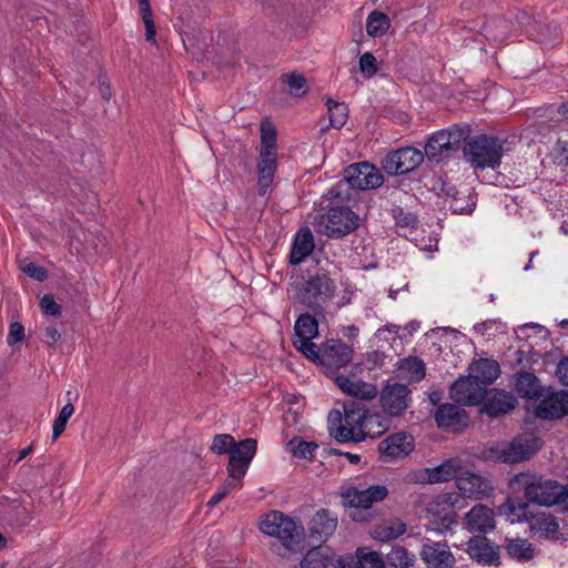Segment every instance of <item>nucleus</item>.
Wrapping results in <instances>:
<instances>
[{
  "instance_id": "f257e3e1",
  "label": "nucleus",
  "mask_w": 568,
  "mask_h": 568,
  "mask_svg": "<svg viewBox=\"0 0 568 568\" xmlns=\"http://www.w3.org/2000/svg\"><path fill=\"white\" fill-rule=\"evenodd\" d=\"M378 419V415L371 414L361 403L351 402L344 405L343 419L339 412L329 414V434L342 444L359 443L384 432Z\"/></svg>"
},
{
  "instance_id": "f03ea898",
  "label": "nucleus",
  "mask_w": 568,
  "mask_h": 568,
  "mask_svg": "<svg viewBox=\"0 0 568 568\" xmlns=\"http://www.w3.org/2000/svg\"><path fill=\"white\" fill-rule=\"evenodd\" d=\"M260 530L278 539L280 545L273 546L272 551L281 558H285L290 552H298L303 548V526L281 511L272 510L266 514L260 521Z\"/></svg>"
},
{
  "instance_id": "7ed1b4c3",
  "label": "nucleus",
  "mask_w": 568,
  "mask_h": 568,
  "mask_svg": "<svg viewBox=\"0 0 568 568\" xmlns=\"http://www.w3.org/2000/svg\"><path fill=\"white\" fill-rule=\"evenodd\" d=\"M504 151V141L488 134L471 136L463 149L466 162L474 170L498 168L501 163Z\"/></svg>"
},
{
  "instance_id": "20e7f679",
  "label": "nucleus",
  "mask_w": 568,
  "mask_h": 568,
  "mask_svg": "<svg viewBox=\"0 0 568 568\" xmlns=\"http://www.w3.org/2000/svg\"><path fill=\"white\" fill-rule=\"evenodd\" d=\"M517 480L524 484V495L529 503L545 507L568 504V485L564 486L556 480L526 475H520Z\"/></svg>"
},
{
  "instance_id": "39448f33",
  "label": "nucleus",
  "mask_w": 568,
  "mask_h": 568,
  "mask_svg": "<svg viewBox=\"0 0 568 568\" xmlns=\"http://www.w3.org/2000/svg\"><path fill=\"white\" fill-rule=\"evenodd\" d=\"M469 134V126L463 124H454L434 132L424 146V158L426 156L430 162H440L452 152L457 151Z\"/></svg>"
},
{
  "instance_id": "423d86ee",
  "label": "nucleus",
  "mask_w": 568,
  "mask_h": 568,
  "mask_svg": "<svg viewBox=\"0 0 568 568\" xmlns=\"http://www.w3.org/2000/svg\"><path fill=\"white\" fill-rule=\"evenodd\" d=\"M335 290L336 285L327 274L317 273L301 284L297 300L305 307L317 311L334 296Z\"/></svg>"
},
{
  "instance_id": "0eeeda50",
  "label": "nucleus",
  "mask_w": 568,
  "mask_h": 568,
  "mask_svg": "<svg viewBox=\"0 0 568 568\" xmlns=\"http://www.w3.org/2000/svg\"><path fill=\"white\" fill-rule=\"evenodd\" d=\"M358 226V216L347 206H333L321 215L316 231L332 239H342Z\"/></svg>"
},
{
  "instance_id": "6e6552de",
  "label": "nucleus",
  "mask_w": 568,
  "mask_h": 568,
  "mask_svg": "<svg viewBox=\"0 0 568 568\" xmlns=\"http://www.w3.org/2000/svg\"><path fill=\"white\" fill-rule=\"evenodd\" d=\"M424 153L414 146L399 148L389 152L382 161L388 175H404L416 170L424 161Z\"/></svg>"
},
{
  "instance_id": "1a4fd4ad",
  "label": "nucleus",
  "mask_w": 568,
  "mask_h": 568,
  "mask_svg": "<svg viewBox=\"0 0 568 568\" xmlns=\"http://www.w3.org/2000/svg\"><path fill=\"white\" fill-rule=\"evenodd\" d=\"M344 182L353 189L366 191L379 187L384 176L373 164L359 162L345 169Z\"/></svg>"
},
{
  "instance_id": "9d476101",
  "label": "nucleus",
  "mask_w": 568,
  "mask_h": 568,
  "mask_svg": "<svg viewBox=\"0 0 568 568\" xmlns=\"http://www.w3.org/2000/svg\"><path fill=\"white\" fill-rule=\"evenodd\" d=\"M257 442L254 438H245L235 443L229 453V477L241 483L247 468L256 454Z\"/></svg>"
},
{
  "instance_id": "9b49d317",
  "label": "nucleus",
  "mask_w": 568,
  "mask_h": 568,
  "mask_svg": "<svg viewBox=\"0 0 568 568\" xmlns=\"http://www.w3.org/2000/svg\"><path fill=\"white\" fill-rule=\"evenodd\" d=\"M450 397L464 406L479 405L487 392L483 383H479L471 375L459 377L450 387Z\"/></svg>"
},
{
  "instance_id": "f8f14e48",
  "label": "nucleus",
  "mask_w": 568,
  "mask_h": 568,
  "mask_svg": "<svg viewBox=\"0 0 568 568\" xmlns=\"http://www.w3.org/2000/svg\"><path fill=\"white\" fill-rule=\"evenodd\" d=\"M353 347L339 339H329L322 351L321 365L326 375H334L335 371L348 365L353 358Z\"/></svg>"
},
{
  "instance_id": "ddd939ff",
  "label": "nucleus",
  "mask_w": 568,
  "mask_h": 568,
  "mask_svg": "<svg viewBox=\"0 0 568 568\" xmlns=\"http://www.w3.org/2000/svg\"><path fill=\"white\" fill-rule=\"evenodd\" d=\"M419 556L427 568H454L456 564L448 545L442 541L428 539L423 544Z\"/></svg>"
},
{
  "instance_id": "4468645a",
  "label": "nucleus",
  "mask_w": 568,
  "mask_h": 568,
  "mask_svg": "<svg viewBox=\"0 0 568 568\" xmlns=\"http://www.w3.org/2000/svg\"><path fill=\"white\" fill-rule=\"evenodd\" d=\"M409 395L410 390L404 384L395 383L387 385L381 395L383 410L392 417L402 415L408 407Z\"/></svg>"
},
{
  "instance_id": "2eb2a0df",
  "label": "nucleus",
  "mask_w": 568,
  "mask_h": 568,
  "mask_svg": "<svg viewBox=\"0 0 568 568\" xmlns=\"http://www.w3.org/2000/svg\"><path fill=\"white\" fill-rule=\"evenodd\" d=\"M415 447L413 436L399 432L389 435L378 444V450L384 462H392L405 458Z\"/></svg>"
},
{
  "instance_id": "dca6fc26",
  "label": "nucleus",
  "mask_w": 568,
  "mask_h": 568,
  "mask_svg": "<svg viewBox=\"0 0 568 568\" xmlns=\"http://www.w3.org/2000/svg\"><path fill=\"white\" fill-rule=\"evenodd\" d=\"M456 486L464 497L480 500L489 497L493 493V485L489 479L465 471L457 477Z\"/></svg>"
},
{
  "instance_id": "f3484780",
  "label": "nucleus",
  "mask_w": 568,
  "mask_h": 568,
  "mask_svg": "<svg viewBox=\"0 0 568 568\" xmlns=\"http://www.w3.org/2000/svg\"><path fill=\"white\" fill-rule=\"evenodd\" d=\"M434 418L438 428L459 432L467 426L468 416L458 405L445 403L437 407Z\"/></svg>"
},
{
  "instance_id": "a211bd4d",
  "label": "nucleus",
  "mask_w": 568,
  "mask_h": 568,
  "mask_svg": "<svg viewBox=\"0 0 568 568\" xmlns=\"http://www.w3.org/2000/svg\"><path fill=\"white\" fill-rule=\"evenodd\" d=\"M337 523L336 513L329 509H320L310 521V537L317 542L326 541L335 532Z\"/></svg>"
},
{
  "instance_id": "6ab92c4d",
  "label": "nucleus",
  "mask_w": 568,
  "mask_h": 568,
  "mask_svg": "<svg viewBox=\"0 0 568 568\" xmlns=\"http://www.w3.org/2000/svg\"><path fill=\"white\" fill-rule=\"evenodd\" d=\"M388 490L383 485H373L364 490L356 488L348 489L344 500L349 507L369 508L374 503L382 501L387 497Z\"/></svg>"
},
{
  "instance_id": "aec40b11",
  "label": "nucleus",
  "mask_w": 568,
  "mask_h": 568,
  "mask_svg": "<svg viewBox=\"0 0 568 568\" xmlns=\"http://www.w3.org/2000/svg\"><path fill=\"white\" fill-rule=\"evenodd\" d=\"M540 439L536 436H521L515 438L504 452V459L508 463H519L536 454L540 449Z\"/></svg>"
},
{
  "instance_id": "412c9836",
  "label": "nucleus",
  "mask_w": 568,
  "mask_h": 568,
  "mask_svg": "<svg viewBox=\"0 0 568 568\" xmlns=\"http://www.w3.org/2000/svg\"><path fill=\"white\" fill-rule=\"evenodd\" d=\"M537 416L542 419L560 418L568 414V392L560 390L546 396L537 406Z\"/></svg>"
},
{
  "instance_id": "4be33fe9",
  "label": "nucleus",
  "mask_w": 568,
  "mask_h": 568,
  "mask_svg": "<svg viewBox=\"0 0 568 568\" xmlns=\"http://www.w3.org/2000/svg\"><path fill=\"white\" fill-rule=\"evenodd\" d=\"M467 554L481 565H493L499 559L498 548L485 536L471 537L467 542Z\"/></svg>"
},
{
  "instance_id": "5701e85b",
  "label": "nucleus",
  "mask_w": 568,
  "mask_h": 568,
  "mask_svg": "<svg viewBox=\"0 0 568 568\" xmlns=\"http://www.w3.org/2000/svg\"><path fill=\"white\" fill-rule=\"evenodd\" d=\"M465 524L469 531L488 532L495 528V513L489 507L477 504L465 515Z\"/></svg>"
},
{
  "instance_id": "b1692460",
  "label": "nucleus",
  "mask_w": 568,
  "mask_h": 568,
  "mask_svg": "<svg viewBox=\"0 0 568 568\" xmlns=\"http://www.w3.org/2000/svg\"><path fill=\"white\" fill-rule=\"evenodd\" d=\"M314 236L310 227L300 229L295 236L291 248L290 263L298 265L304 262L314 251Z\"/></svg>"
},
{
  "instance_id": "393cba45",
  "label": "nucleus",
  "mask_w": 568,
  "mask_h": 568,
  "mask_svg": "<svg viewBox=\"0 0 568 568\" xmlns=\"http://www.w3.org/2000/svg\"><path fill=\"white\" fill-rule=\"evenodd\" d=\"M516 405L517 399L510 393L495 389L487 397L481 412L490 417H497L510 412Z\"/></svg>"
},
{
  "instance_id": "a878e982",
  "label": "nucleus",
  "mask_w": 568,
  "mask_h": 568,
  "mask_svg": "<svg viewBox=\"0 0 568 568\" xmlns=\"http://www.w3.org/2000/svg\"><path fill=\"white\" fill-rule=\"evenodd\" d=\"M9 511L13 514L18 526H26L33 519V514L42 511L40 506L34 505V500L30 495H21V497L12 499L8 505Z\"/></svg>"
},
{
  "instance_id": "bb28decb",
  "label": "nucleus",
  "mask_w": 568,
  "mask_h": 568,
  "mask_svg": "<svg viewBox=\"0 0 568 568\" xmlns=\"http://www.w3.org/2000/svg\"><path fill=\"white\" fill-rule=\"evenodd\" d=\"M460 469V463L457 459H448L443 462L440 465L426 469V473L419 477L420 481L427 483H444L450 479L459 477L458 471Z\"/></svg>"
},
{
  "instance_id": "cd10ccee",
  "label": "nucleus",
  "mask_w": 568,
  "mask_h": 568,
  "mask_svg": "<svg viewBox=\"0 0 568 568\" xmlns=\"http://www.w3.org/2000/svg\"><path fill=\"white\" fill-rule=\"evenodd\" d=\"M532 535L539 538H548L555 536L559 529L556 517L547 511H539L531 515L528 521Z\"/></svg>"
},
{
  "instance_id": "c85d7f7f",
  "label": "nucleus",
  "mask_w": 568,
  "mask_h": 568,
  "mask_svg": "<svg viewBox=\"0 0 568 568\" xmlns=\"http://www.w3.org/2000/svg\"><path fill=\"white\" fill-rule=\"evenodd\" d=\"M277 156L260 155L257 162V192L264 196L271 187L276 172Z\"/></svg>"
},
{
  "instance_id": "c756f323",
  "label": "nucleus",
  "mask_w": 568,
  "mask_h": 568,
  "mask_svg": "<svg viewBox=\"0 0 568 568\" xmlns=\"http://www.w3.org/2000/svg\"><path fill=\"white\" fill-rule=\"evenodd\" d=\"M514 388L516 393L524 398L532 399L541 396L539 379L528 372H523L516 375Z\"/></svg>"
},
{
  "instance_id": "7c9ffc66",
  "label": "nucleus",
  "mask_w": 568,
  "mask_h": 568,
  "mask_svg": "<svg viewBox=\"0 0 568 568\" xmlns=\"http://www.w3.org/2000/svg\"><path fill=\"white\" fill-rule=\"evenodd\" d=\"M471 376L479 383H483L484 387L493 384L499 376L500 368L496 361L483 358L471 366Z\"/></svg>"
},
{
  "instance_id": "2f4dec72",
  "label": "nucleus",
  "mask_w": 568,
  "mask_h": 568,
  "mask_svg": "<svg viewBox=\"0 0 568 568\" xmlns=\"http://www.w3.org/2000/svg\"><path fill=\"white\" fill-rule=\"evenodd\" d=\"M406 531V524L400 519H389L379 524L373 532V537L379 541H389L402 536Z\"/></svg>"
},
{
  "instance_id": "473e14b6",
  "label": "nucleus",
  "mask_w": 568,
  "mask_h": 568,
  "mask_svg": "<svg viewBox=\"0 0 568 568\" xmlns=\"http://www.w3.org/2000/svg\"><path fill=\"white\" fill-rule=\"evenodd\" d=\"M261 148L260 155L266 156H277V145H276V129L275 126L267 122L263 121L261 123Z\"/></svg>"
},
{
  "instance_id": "72a5a7b5",
  "label": "nucleus",
  "mask_w": 568,
  "mask_h": 568,
  "mask_svg": "<svg viewBox=\"0 0 568 568\" xmlns=\"http://www.w3.org/2000/svg\"><path fill=\"white\" fill-rule=\"evenodd\" d=\"M294 339H313L318 334V324L314 316L302 314L294 325Z\"/></svg>"
},
{
  "instance_id": "f704fd0d",
  "label": "nucleus",
  "mask_w": 568,
  "mask_h": 568,
  "mask_svg": "<svg viewBox=\"0 0 568 568\" xmlns=\"http://www.w3.org/2000/svg\"><path fill=\"white\" fill-rule=\"evenodd\" d=\"M506 551L518 561H527L534 557V547L527 539H507Z\"/></svg>"
},
{
  "instance_id": "c9c22d12",
  "label": "nucleus",
  "mask_w": 568,
  "mask_h": 568,
  "mask_svg": "<svg viewBox=\"0 0 568 568\" xmlns=\"http://www.w3.org/2000/svg\"><path fill=\"white\" fill-rule=\"evenodd\" d=\"M320 446L314 442H305L302 438L294 437L286 444V450L294 457L312 460L315 458V452Z\"/></svg>"
},
{
  "instance_id": "e433bc0d",
  "label": "nucleus",
  "mask_w": 568,
  "mask_h": 568,
  "mask_svg": "<svg viewBox=\"0 0 568 568\" xmlns=\"http://www.w3.org/2000/svg\"><path fill=\"white\" fill-rule=\"evenodd\" d=\"M387 561L394 568H410L416 562V556L403 546H394L387 554Z\"/></svg>"
},
{
  "instance_id": "4c0bfd02",
  "label": "nucleus",
  "mask_w": 568,
  "mask_h": 568,
  "mask_svg": "<svg viewBox=\"0 0 568 568\" xmlns=\"http://www.w3.org/2000/svg\"><path fill=\"white\" fill-rule=\"evenodd\" d=\"M326 106L331 126L335 129L343 128L348 118L347 104L344 102H337L333 99H327Z\"/></svg>"
},
{
  "instance_id": "58836bf2",
  "label": "nucleus",
  "mask_w": 568,
  "mask_h": 568,
  "mask_svg": "<svg viewBox=\"0 0 568 568\" xmlns=\"http://www.w3.org/2000/svg\"><path fill=\"white\" fill-rule=\"evenodd\" d=\"M389 18L379 11H373L366 19V31L371 37H381L388 30Z\"/></svg>"
},
{
  "instance_id": "ea45409f",
  "label": "nucleus",
  "mask_w": 568,
  "mask_h": 568,
  "mask_svg": "<svg viewBox=\"0 0 568 568\" xmlns=\"http://www.w3.org/2000/svg\"><path fill=\"white\" fill-rule=\"evenodd\" d=\"M392 217L398 229L402 230H416L418 226L417 215L412 212H406L399 205H393L389 210Z\"/></svg>"
},
{
  "instance_id": "a19ab883",
  "label": "nucleus",
  "mask_w": 568,
  "mask_h": 568,
  "mask_svg": "<svg viewBox=\"0 0 568 568\" xmlns=\"http://www.w3.org/2000/svg\"><path fill=\"white\" fill-rule=\"evenodd\" d=\"M357 557L361 560V568H386L382 555L368 547H358Z\"/></svg>"
},
{
  "instance_id": "79ce46f5",
  "label": "nucleus",
  "mask_w": 568,
  "mask_h": 568,
  "mask_svg": "<svg viewBox=\"0 0 568 568\" xmlns=\"http://www.w3.org/2000/svg\"><path fill=\"white\" fill-rule=\"evenodd\" d=\"M282 82L287 85L292 95L300 98L306 93V80L300 73H287L282 75Z\"/></svg>"
},
{
  "instance_id": "37998d69",
  "label": "nucleus",
  "mask_w": 568,
  "mask_h": 568,
  "mask_svg": "<svg viewBox=\"0 0 568 568\" xmlns=\"http://www.w3.org/2000/svg\"><path fill=\"white\" fill-rule=\"evenodd\" d=\"M399 368L408 374L409 379L419 382L425 376L424 362L417 357L405 358Z\"/></svg>"
},
{
  "instance_id": "c03bdc74",
  "label": "nucleus",
  "mask_w": 568,
  "mask_h": 568,
  "mask_svg": "<svg viewBox=\"0 0 568 568\" xmlns=\"http://www.w3.org/2000/svg\"><path fill=\"white\" fill-rule=\"evenodd\" d=\"M74 413V406L71 403H67L59 412V415L52 425V440H57L60 435L64 432L68 420Z\"/></svg>"
},
{
  "instance_id": "a18cd8bd",
  "label": "nucleus",
  "mask_w": 568,
  "mask_h": 568,
  "mask_svg": "<svg viewBox=\"0 0 568 568\" xmlns=\"http://www.w3.org/2000/svg\"><path fill=\"white\" fill-rule=\"evenodd\" d=\"M294 347L308 359L321 364L322 351L312 339H294Z\"/></svg>"
},
{
  "instance_id": "49530a36",
  "label": "nucleus",
  "mask_w": 568,
  "mask_h": 568,
  "mask_svg": "<svg viewBox=\"0 0 568 568\" xmlns=\"http://www.w3.org/2000/svg\"><path fill=\"white\" fill-rule=\"evenodd\" d=\"M507 507V514L509 516H513L511 521H529L531 518L532 513L529 511V505L527 503L523 501H509L506 505Z\"/></svg>"
},
{
  "instance_id": "de8ad7c7",
  "label": "nucleus",
  "mask_w": 568,
  "mask_h": 568,
  "mask_svg": "<svg viewBox=\"0 0 568 568\" xmlns=\"http://www.w3.org/2000/svg\"><path fill=\"white\" fill-rule=\"evenodd\" d=\"M348 395L357 399H373L377 395V388L373 384L356 381Z\"/></svg>"
},
{
  "instance_id": "09e8293b",
  "label": "nucleus",
  "mask_w": 568,
  "mask_h": 568,
  "mask_svg": "<svg viewBox=\"0 0 568 568\" xmlns=\"http://www.w3.org/2000/svg\"><path fill=\"white\" fill-rule=\"evenodd\" d=\"M241 485L240 481L229 477V479L225 480L222 487H220L210 498L207 501V506L210 508L215 507L219 505L233 489L239 487Z\"/></svg>"
},
{
  "instance_id": "8fccbe9b",
  "label": "nucleus",
  "mask_w": 568,
  "mask_h": 568,
  "mask_svg": "<svg viewBox=\"0 0 568 568\" xmlns=\"http://www.w3.org/2000/svg\"><path fill=\"white\" fill-rule=\"evenodd\" d=\"M550 155L558 166H568V141L558 140L551 149Z\"/></svg>"
},
{
  "instance_id": "3c124183",
  "label": "nucleus",
  "mask_w": 568,
  "mask_h": 568,
  "mask_svg": "<svg viewBox=\"0 0 568 568\" xmlns=\"http://www.w3.org/2000/svg\"><path fill=\"white\" fill-rule=\"evenodd\" d=\"M301 568H326V557L321 554L318 548H313L303 557Z\"/></svg>"
},
{
  "instance_id": "603ef678",
  "label": "nucleus",
  "mask_w": 568,
  "mask_h": 568,
  "mask_svg": "<svg viewBox=\"0 0 568 568\" xmlns=\"http://www.w3.org/2000/svg\"><path fill=\"white\" fill-rule=\"evenodd\" d=\"M235 443L230 434H219L214 436L211 449L220 455L226 454L231 452Z\"/></svg>"
},
{
  "instance_id": "864d4df0",
  "label": "nucleus",
  "mask_w": 568,
  "mask_h": 568,
  "mask_svg": "<svg viewBox=\"0 0 568 568\" xmlns=\"http://www.w3.org/2000/svg\"><path fill=\"white\" fill-rule=\"evenodd\" d=\"M359 70L366 78H372L377 73L376 58L371 52H365L359 58Z\"/></svg>"
},
{
  "instance_id": "5fc2aeb1",
  "label": "nucleus",
  "mask_w": 568,
  "mask_h": 568,
  "mask_svg": "<svg viewBox=\"0 0 568 568\" xmlns=\"http://www.w3.org/2000/svg\"><path fill=\"white\" fill-rule=\"evenodd\" d=\"M40 306H41L43 314H45L48 316H58L62 312V307L60 306V304H58L54 301L53 296L50 294H45L41 298Z\"/></svg>"
},
{
  "instance_id": "6e6d98bb",
  "label": "nucleus",
  "mask_w": 568,
  "mask_h": 568,
  "mask_svg": "<svg viewBox=\"0 0 568 568\" xmlns=\"http://www.w3.org/2000/svg\"><path fill=\"white\" fill-rule=\"evenodd\" d=\"M22 271L26 275L39 282H43L48 278V271L43 266L33 262L27 263L22 266Z\"/></svg>"
},
{
  "instance_id": "4d7b16f0",
  "label": "nucleus",
  "mask_w": 568,
  "mask_h": 568,
  "mask_svg": "<svg viewBox=\"0 0 568 568\" xmlns=\"http://www.w3.org/2000/svg\"><path fill=\"white\" fill-rule=\"evenodd\" d=\"M24 338V327L19 322L10 324L7 342L9 345H14Z\"/></svg>"
},
{
  "instance_id": "13d9d810",
  "label": "nucleus",
  "mask_w": 568,
  "mask_h": 568,
  "mask_svg": "<svg viewBox=\"0 0 568 568\" xmlns=\"http://www.w3.org/2000/svg\"><path fill=\"white\" fill-rule=\"evenodd\" d=\"M361 560L357 557V551L355 555L341 556L336 559L335 568H361Z\"/></svg>"
},
{
  "instance_id": "bf43d9fd",
  "label": "nucleus",
  "mask_w": 568,
  "mask_h": 568,
  "mask_svg": "<svg viewBox=\"0 0 568 568\" xmlns=\"http://www.w3.org/2000/svg\"><path fill=\"white\" fill-rule=\"evenodd\" d=\"M60 338L61 333L55 326L49 325L44 328L42 341L49 347L53 346Z\"/></svg>"
},
{
  "instance_id": "052dcab7",
  "label": "nucleus",
  "mask_w": 568,
  "mask_h": 568,
  "mask_svg": "<svg viewBox=\"0 0 568 568\" xmlns=\"http://www.w3.org/2000/svg\"><path fill=\"white\" fill-rule=\"evenodd\" d=\"M329 376L334 378L335 384L339 387V389L347 395H348L349 390L352 389V387L354 386V383L356 382V381L351 379L348 376H346L344 374L334 373V375H329Z\"/></svg>"
},
{
  "instance_id": "680f3d73",
  "label": "nucleus",
  "mask_w": 568,
  "mask_h": 568,
  "mask_svg": "<svg viewBox=\"0 0 568 568\" xmlns=\"http://www.w3.org/2000/svg\"><path fill=\"white\" fill-rule=\"evenodd\" d=\"M556 375L565 386H568V358L559 362L556 369Z\"/></svg>"
},
{
  "instance_id": "e2e57ef3",
  "label": "nucleus",
  "mask_w": 568,
  "mask_h": 568,
  "mask_svg": "<svg viewBox=\"0 0 568 568\" xmlns=\"http://www.w3.org/2000/svg\"><path fill=\"white\" fill-rule=\"evenodd\" d=\"M140 14L143 20V23H148L149 21H153L152 19V10L149 0H138Z\"/></svg>"
},
{
  "instance_id": "0e129e2a",
  "label": "nucleus",
  "mask_w": 568,
  "mask_h": 568,
  "mask_svg": "<svg viewBox=\"0 0 568 568\" xmlns=\"http://www.w3.org/2000/svg\"><path fill=\"white\" fill-rule=\"evenodd\" d=\"M462 494H457V493H445L443 494L439 498L442 500V503L444 504H448L453 507H463V505H458V503L462 499Z\"/></svg>"
},
{
  "instance_id": "69168bd1",
  "label": "nucleus",
  "mask_w": 568,
  "mask_h": 568,
  "mask_svg": "<svg viewBox=\"0 0 568 568\" xmlns=\"http://www.w3.org/2000/svg\"><path fill=\"white\" fill-rule=\"evenodd\" d=\"M327 454L328 455H336V456H345L352 464H358L359 460H361V456L357 455V454H352V453H342L341 450L338 449H335V448H329L327 449Z\"/></svg>"
},
{
  "instance_id": "338daca9",
  "label": "nucleus",
  "mask_w": 568,
  "mask_h": 568,
  "mask_svg": "<svg viewBox=\"0 0 568 568\" xmlns=\"http://www.w3.org/2000/svg\"><path fill=\"white\" fill-rule=\"evenodd\" d=\"M145 27V39L150 43H155V24L154 21H149L148 23H144Z\"/></svg>"
},
{
  "instance_id": "774afa93",
  "label": "nucleus",
  "mask_w": 568,
  "mask_h": 568,
  "mask_svg": "<svg viewBox=\"0 0 568 568\" xmlns=\"http://www.w3.org/2000/svg\"><path fill=\"white\" fill-rule=\"evenodd\" d=\"M557 112L559 115L568 119V101L560 104Z\"/></svg>"
}]
</instances>
